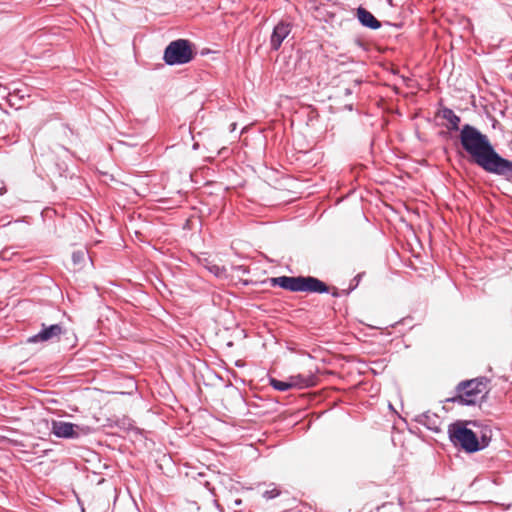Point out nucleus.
Listing matches in <instances>:
<instances>
[{
  "instance_id": "1",
  "label": "nucleus",
  "mask_w": 512,
  "mask_h": 512,
  "mask_svg": "<svg viewBox=\"0 0 512 512\" xmlns=\"http://www.w3.org/2000/svg\"><path fill=\"white\" fill-rule=\"evenodd\" d=\"M460 143L473 163L485 172L512 183V161L496 152L488 137L476 127L465 124L460 130Z\"/></svg>"
},
{
  "instance_id": "2",
  "label": "nucleus",
  "mask_w": 512,
  "mask_h": 512,
  "mask_svg": "<svg viewBox=\"0 0 512 512\" xmlns=\"http://www.w3.org/2000/svg\"><path fill=\"white\" fill-rule=\"evenodd\" d=\"M456 391L457 395L449 401L466 406L481 404L487 394V379L480 377L462 381L457 385Z\"/></svg>"
},
{
  "instance_id": "3",
  "label": "nucleus",
  "mask_w": 512,
  "mask_h": 512,
  "mask_svg": "<svg viewBox=\"0 0 512 512\" xmlns=\"http://www.w3.org/2000/svg\"><path fill=\"white\" fill-rule=\"evenodd\" d=\"M449 438L455 445L461 446L468 453L480 451L488 446L489 438L486 435L478 440L476 434L460 422L453 423L448 429Z\"/></svg>"
},
{
  "instance_id": "4",
  "label": "nucleus",
  "mask_w": 512,
  "mask_h": 512,
  "mask_svg": "<svg viewBox=\"0 0 512 512\" xmlns=\"http://www.w3.org/2000/svg\"><path fill=\"white\" fill-rule=\"evenodd\" d=\"M193 44L187 39L170 42L164 50L163 60L169 66L183 65L194 59Z\"/></svg>"
},
{
  "instance_id": "5",
  "label": "nucleus",
  "mask_w": 512,
  "mask_h": 512,
  "mask_svg": "<svg viewBox=\"0 0 512 512\" xmlns=\"http://www.w3.org/2000/svg\"><path fill=\"white\" fill-rule=\"evenodd\" d=\"M91 432L92 429L86 425H78L62 420H53L51 423V433L57 438L75 440L87 436Z\"/></svg>"
},
{
  "instance_id": "6",
  "label": "nucleus",
  "mask_w": 512,
  "mask_h": 512,
  "mask_svg": "<svg viewBox=\"0 0 512 512\" xmlns=\"http://www.w3.org/2000/svg\"><path fill=\"white\" fill-rule=\"evenodd\" d=\"M64 328L60 324L46 325L41 324V330L27 339V343L35 344L41 342H49L59 340L60 336L64 333Z\"/></svg>"
},
{
  "instance_id": "7",
  "label": "nucleus",
  "mask_w": 512,
  "mask_h": 512,
  "mask_svg": "<svg viewBox=\"0 0 512 512\" xmlns=\"http://www.w3.org/2000/svg\"><path fill=\"white\" fill-rule=\"evenodd\" d=\"M292 25L286 21H280L273 29L271 37H270V47L271 50L277 51L283 41L289 36L291 33Z\"/></svg>"
},
{
  "instance_id": "8",
  "label": "nucleus",
  "mask_w": 512,
  "mask_h": 512,
  "mask_svg": "<svg viewBox=\"0 0 512 512\" xmlns=\"http://www.w3.org/2000/svg\"><path fill=\"white\" fill-rule=\"evenodd\" d=\"M300 292L329 293L330 288L320 279L313 276H301Z\"/></svg>"
},
{
  "instance_id": "9",
  "label": "nucleus",
  "mask_w": 512,
  "mask_h": 512,
  "mask_svg": "<svg viewBox=\"0 0 512 512\" xmlns=\"http://www.w3.org/2000/svg\"><path fill=\"white\" fill-rule=\"evenodd\" d=\"M414 421L418 424L425 426L428 430H431L435 433L440 432L441 419L440 417L429 411L418 414L415 416Z\"/></svg>"
},
{
  "instance_id": "10",
  "label": "nucleus",
  "mask_w": 512,
  "mask_h": 512,
  "mask_svg": "<svg viewBox=\"0 0 512 512\" xmlns=\"http://www.w3.org/2000/svg\"><path fill=\"white\" fill-rule=\"evenodd\" d=\"M272 286H279L292 292H300L301 276H280L270 279Z\"/></svg>"
},
{
  "instance_id": "11",
  "label": "nucleus",
  "mask_w": 512,
  "mask_h": 512,
  "mask_svg": "<svg viewBox=\"0 0 512 512\" xmlns=\"http://www.w3.org/2000/svg\"><path fill=\"white\" fill-rule=\"evenodd\" d=\"M356 16L360 24L372 30H377L381 27V22L367 9L358 7Z\"/></svg>"
},
{
  "instance_id": "12",
  "label": "nucleus",
  "mask_w": 512,
  "mask_h": 512,
  "mask_svg": "<svg viewBox=\"0 0 512 512\" xmlns=\"http://www.w3.org/2000/svg\"><path fill=\"white\" fill-rule=\"evenodd\" d=\"M441 117L448 121L450 130H459L460 117L454 113L450 108L444 107L441 112Z\"/></svg>"
},
{
  "instance_id": "13",
  "label": "nucleus",
  "mask_w": 512,
  "mask_h": 512,
  "mask_svg": "<svg viewBox=\"0 0 512 512\" xmlns=\"http://www.w3.org/2000/svg\"><path fill=\"white\" fill-rule=\"evenodd\" d=\"M292 387L306 388L314 384V379L311 376L295 375L290 378Z\"/></svg>"
},
{
  "instance_id": "14",
  "label": "nucleus",
  "mask_w": 512,
  "mask_h": 512,
  "mask_svg": "<svg viewBox=\"0 0 512 512\" xmlns=\"http://www.w3.org/2000/svg\"><path fill=\"white\" fill-rule=\"evenodd\" d=\"M270 385L278 390V391H287L289 390L290 388H292V384H291V381H281V380H277L275 378H271L270 379Z\"/></svg>"
},
{
  "instance_id": "15",
  "label": "nucleus",
  "mask_w": 512,
  "mask_h": 512,
  "mask_svg": "<svg viewBox=\"0 0 512 512\" xmlns=\"http://www.w3.org/2000/svg\"><path fill=\"white\" fill-rule=\"evenodd\" d=\"M87 252L85 250H77L72 253V261L75 265L80 266L85 262Z\"/></svg>"
},
{
  "instance_id": "16",
  "label": "nucleus",
  "mask_w": 512,
  "mask_h": 512,
  "mask_svg": "<svg viewBox=\"0 0 512 512\" xmlns=\"http://www.w3.org/2000/svg\"><path fill=\"white\" fill-rule=\"evenodd\" d=\"M279 495H280V491L276 487H274L273 489H270V490H266L263 493V497L267 500L274 499Z\"/></svg>"
},
{
  "instance_id": "17",
  "label": "nucleus",
  "mask_w": 512,
  "mask_h": 512,
  "mask_svg": "<svg viewBox=\"0 0 512 512\" xmlns=\"http://www.w3.org/2000/svg\"><path fill=\"white\" fill-rule=\"evenodd\" d=\"M364 272L358 273L350 282V290H354L358 287L362 277L364 276Z\"/></svg>"
},
{
  "instance_id": "18",
  "label": "nucleus",
  "mask_w": 512,
  "mask_h": 512,
  "mask_svg": "<svg viewBox=\"0 0 512 512\" xmlns=\"http://www.w3.org/2000/svg\"><path fill=\"white\" fill-rule=\"evenodd\" d=\"M210 272H212L216 276H221L225 272L224 267H220L218 265H213L209 268Z\"/></svg>"
},
{
  "instance_id": "19",
  "label": "nucleus",
  "mask_w": 512,
  "mask_h": 512,
  "mask_svg": "<svg viewBox=\"0 0 512 512\" xmlns=\"http://www.w3.org/2000/svg\"><path fill=\"white\" fill-rule=\"evenodd\" d=\"M329 293H331V295L333 297H340V290L336 287H333L332 289H330Z\"/></svg>"
},
{
  "instance_id": "20",
  "label": "nucleus",
  "mask_w": 512,
  "mask_h": 512,
  "mask_svg": "<svg viewBox=\"0 0 512 512\" xmlns=\"http://www.w3.org/2000/svg\"><path fill=\"white\" fill-rule=\"evenodd\" d=\"M353 290H350V286L348 287V289H343V290H340V297L341 296H347L349 295Z\"/></svg>"
},
{
  "instance_id": "21",
  "label": "nucleus",
  "mask_w": 512,
  "mask_h": 512,
  "mask_svg": "<svg viewBox=\"0 0 512 512\" xmlns=\"http://www.w3.org/2000/svg\"><path fill=\"white\" fill-rule=\"evenodd\" d=\"M236 129V123L230 125V131L233 132Z\"/></svg>"
},
{
  "instance_id": "22",
  "label": "nucleus",
  "mask_w": 512,
  "mask_h": 512,
  "mask_svg": "<svg viewBox=\"0 0 512 512\" xmlns=\"http://www.w3.org/2000/svg\"><path fill=\"white\" fill-rule=\"evenodd\" d=\"M5 191H6L5 187H2V188L0 189V194H1V195H3Z\"/></svg>"
},
{
  "instance_id": "23",
  "label": "nucleus",
  "mask_w": 512,
  "mask_h": 512,
  "mask_svg": "<svg viewBox=\"0 0 512 512\" xmlns=\"http://www.w3.org/2000/svg\"><path fill=\"white\" fill-rule=\"evenodd\" d=\"M346 94H351V90L350 89H346Z\"/></svg>"
}]
</instances>
